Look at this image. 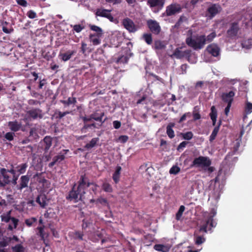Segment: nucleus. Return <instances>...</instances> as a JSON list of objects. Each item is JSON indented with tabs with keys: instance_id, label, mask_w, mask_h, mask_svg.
Instances as JSON below:
<instances>
[{
	"instance_id": "f257e3e1",
	"label": "nucleus",
	"mask_w": 252,
	"mask_h": 252,
	"mask_svg": "<svg viewBox=\"0 0 252 252\" xmlns=\"http://www.w3.org/2000/svg\"><path fill=\"white\" fill-rule=\"evenodd\" d=\"M85 186H88L89 184L86 183L85 179L81 176L77 184L75 183L73 185L71 189L66 195V199L70 201H73L74 203L83 201L86 193L84 189Z\"/></svg>"
},
{
	"instance_id": "f03ea898",
	"label": "nucleus",
	"mask_w": 252,
	"mask_h": 252,
	"mask_svg": "<svg viewBox=\"0 0 252 252\" xmlns=\"http://www.w3.org/2000/svg\"><path fill=\"white\" fill-rule=\"evenodd\" d=\"M205 35H192L191 34L186 39V44L194 50L203 48L205 44Z\"/></svg>"
},
{
	"instance_id": "7ed1b4c3",
	"label": "nucleus",
	"mask_w": 252,
	"mask_h": 252,
	"mask_svg": "<svg viewBox=\"0 0 252 252\" xmlns=\"http://www.w3.org/2000/svg\"><path fill=\"white\" fill-rule=\"evenodd\" d=\"M216 210L214 208L212 209L205 223L200 226L199 229L200 231L206 233L208 230H211L213 227H216L217 222L214 221L213 218L216 216Z\"/></svg>"
},
{
	"instance_id": "20e7f679",
	"label": "nucleus",
	"mask_w": 252,
	"mask_h": 252,
	"mask_svg": "<svg viewBox=\"0 0 252 252\" xmlns=\"http://www.w3.org/2000/svg\"><path fill=\"white\" fill-rule=\"evenodd\" d=\"M104 116V113L100 110H97L91 114L89 116H82L81 119L83 122H92L93 120L96 121L103 124L106 120V119L103 120V117Z\"/></svg>"
},
{
	"instance_id": "39448f33",
	"label": "nucleus",
	"mask_w": 252,
	"mask_h": 252,
	"mask_svg": "<svg viewBox=\"0 0 252 252\" xmlns=\"http://www.w3.org/2000/svg\"><path fill=\"white\" fill-rule=\"evenodd\" d=\"M211 160L208 157L199 156L198 158H195L193 160L191 164H190V167H201L202 168H204L205 167L209 166L210 165H211Z\"/></svg>"
},
{
	"instance_id": "423d86ee",
	"label": "nucleus",
	"mask_w": 252,
	"mask_h": 252,
	"mask_svg": "<svg viewBox=\"0 0 252 252\" xmlns=\"http://www.w3.org/2000/svg\"><path fill=\"white\" fill-rule=\"evenodd\" d=\"M11 211H9L6 214H3L1 215V221L5 222H8L11 220L13 223V225L11 224L8 225L7 229L10 231H12L13 229H15L17 228L18 223L19 222V220L14 217H11L10 216Z\"/></svg>"
},
{
	"instance_id": "0eeeda50",
	"label": "nucleus",
	"mask_w": 252,
	"mask_h": 252,
	"mask_svg": "<svg viewBox=\"0 0 252 252\" xmlns=\"http://www.w3.org/2000/svg\"><path fill=\"white\" fill-rule=\"evenodd\" d=\"M0 187H4L11 183V177L8 174V171L4 168L0 169Z\"/></svg>"
},
{
	"instance_id": "6e6552de",
	"label": "nucleus",
	"mask_w": 252,
	"mask_h": 252,
	"mask_svg": "<svg viewBox=\"0 0 252 252\" xmlns=\"http://www.w3.org/2000/svg\"><path fill=\"white\" fill-rule=\"evenodd\" d=\"M122 24L129 32L134 33L138 29V26L136 25L133 21L129 18L124 19L122 21Z\"/></svg>"
},
{
	"instance_id": "1a4fd4ad",
	"label": "nucleus",
	"mask_w": 252,
	"mask_h": 252,
	"mask_svg": "<svg viewBox=\"0 0 252 252\" xmlns=\"http://www.w3.org/2000/svg\"><path fill=\"white\" fill-rule=\"evenodd\" d=\"M147 25L152 33L155 34L159 33L161 31L160 27L156 21L149 19L147 21Z\"/></svg>"
},
{
	"instance_id": "9d476101",
	"label": "nucleus",
	"mask_w": 252,
	"mask_h": 252,
	"mask_svg": "<svg viewBox=\"0 0 252 252\" xmlns=\"http://www.w3.org/2000/svg\"><path fill=\"white\" fill-rule=\"evenodd\" d=\"M181 10L182 7L180 4L177 3L171 4L166 7V15L168 16H172L180 12Z\"/></svg>"
},
{
	"instance_id": "9b49d317",
	"label": "nucleus",
	"mask_w": 252,
	"mask_h": 252,
	"mask_svg": "<svg viewBox=\"0 0 252 252\" xmlns=\"http://www.w3.org/2000/svg\"><path fill=\"white\" fill-rule=\"evenodd\" d=\"M232 90L229 91L228 93H222L221 95L222 100L227 104H232L233 101V97L235 96L236 89L234 87L232 88Z\"/></svg>"
},
{
	"instance_id": "f8f14e48",
	"label": "nucleus",
	"mask_w": 252,
	"mask_h": 252,
	"mask_svg": "<svg viewBox=\"0 0 252 252\" xmlns=\"http://www.w3.org/2000/svg\"><path fill=\"white\" fill-rule=\"evenodd\" d=\"M27 113L30 118L33 120L37 119H41L43 117L42 110L38 108H32L28 110Z\"/></svg>"
},
{
	"instance_id": "ddd939ff",
	"label": "nucleus",
	"mask_w": 252,
	"mask_h": 252,
	"mask_svg": "<svg viewBox=\"0 0 252 252\" xmlns=\"http://www.w3.org/2000/svg\"><path fill=\"white\" fill-rule=\"evenodd\" d=\"M239 30L238 23L234 22L230 24L229 29L227 31V34L229 37H235L237 35Z\"/></svg>"
},
{
	"instance_id": "4468645a",
	"label": "nucleus",
	"mask_w": 252,
	"mask_h": 252,
	"mask_svg": "<svg viewBox=\"0 0 252 252\" xmlns=\"http://www.w3.org/2000/svg\"><path fill=\"white\" fill-rule=\"evenodd\" d=\"M111 10L106 9H98L96 10L95 15L98 16L106 18L111 22L114 21V17L111 14Z\"/></svg>"
},
{
	"instance_id": "2eb2a0df",
	"label": "nucleus",
	"mask_w": 252,
	"mask_h": 252,
	"mask_svg": "<svg viewBox=\"0 0 252 252\" xmlns=\"http://www.w3.org/2000/svg\"><path fill=\"white\" fill-rule=\"evenodd\" d=\"M8 126L10 130L14 132H17L20 130L24 131L22 123L21 122H18L16 120L9 122L8 123Z\"/></svg>"
},
{
	"instance_id": "dca6fc26",
	"label": "nucleus",
	"mask_w": 252,
	"mask_h": 252,
	"mask_svg": "<svg viewBox=\"0 0 252 252\" xmlns=\"http://www.w3.org/2000/svg\"><path fill=\"white\" fill-rule=\"evenodd\" d=\"M30 181V177L28 175H23L20 177L19 184L17 186V189L22 190L27 188Z\"/></svg>"
},
{
	"instance_id": "f3484780",
	"label": "nucleus",
	"mask_w": 252,
	"mask_h": 252,
	"mask_svg": "<svg viewBox=\"0 0 252 252\" xmlns=\"http://www.w3.org/2000/svg\"><path fill=\"white\" fill-rule=\"evenodd\" d=\"M220 6L218 4H214L212 5L207 9L209 17L210 18H213L220 12Z\"/></svg>"
},
{
	"instance_id": "a211bd4d",
	"label": "nucleus",
	"mask_w": 252,
	"mask_h": 252,
	"mask_svg": "<svg viewBox=\"0 0 252 252\" xmlns=\"http://www.w3.org/2000/svg\"><path fill=\"white\" fill-rule=\"evenodd\" d=\"M207 50L214 57H217L220 55V49L216 44H211L208 45Z\"/></svg>"
},
{
	"instance_id": "6ab92c4d",
	"label": "nucleus",
	"mask_w": 252,
	"mask_h": 252,
	"mask_svg": "<svg viewBox=\"0 0 252 252\" xmlns=\"http://www.w3.org/2000/svg\"><path fill=\"white\" fill-rule=\"evenodd\" d=\"M81 177L84 178L86 180V182L89 184V186H84L85 190L90 187H91L90 188V190H91L94 194H96L98 185L93 182H90L89 178L86 175V174H83L81 175Z\"/></svg>"
},
{
	"instance_id": "aec40b11",
	"label": "nucleus",
	"mask_w": 252,
	"mask_h": 252,
	"mask_svg": "<svg viewBox=\"0 0 252 252\" xmlns=\"http://www.w3.org/2000/svg\"><path fill=\"white\" fill-rule=\"evenodd\" d=\"M47 201L46 195L43 193L39 194L35 200V201L43 208H44L47 206Z\"/></svg>"
},
{
	"instance_id": "412c9836",
	"label": "nucleus",
	"mask_w": 252,
	"mask_h": 252,
	"mask_svg": "<svg viewBox=\"0 0 252 252\" xmlns=\"http://www.w3.org/2000/svg\"><path fill=\"white\" fill-rule=\"evenodd\" d=\"M76 53L75 50H68L66 52L64 53H60L59 57L64 62H66L70 60L73 55Z\"/></svg>"
},
{
	"instance_id": "4be33fe9",
	"label": "nucleus",
	"mask_w": 252,
	"mask_h": 252,
	"mask_svg": "<svg viewBox=\"0 0 252 252\" xmlns=\"http://www.w3.org/2000/svg\"><path fill=\"white\" fill-rule=\"evenodd\" d=\"M44 150L47 152L52 144V138L50 136H46L43 140Z\"/></svg>"
},
{
	"instance_id": "5701e85b",
	"label": "nucleus",
	"mask_w": 252,
	"mask_h": 252,
	"mask_svg": "<svg viewBox=\"0 0 252 252\" xmlns=\"http://www.w3.org/2000/svg\"><path fill=\"white\" fill-rule=\"evenodd\" d=\"M147 3L151 7L158 6L162 8L164 4V0H148Z\"/></svg>"
},
{
	"instance_id": "b1692460",
	"label": "nucleus",
	"mask_w": 252,
	"mask_h": 252,
	"mask_svg": "<svg viewBox=\"0 0 252 252\" xmlns=\"http://www.w3.org/2000/svg\"><path fill=\"white\" fill-rule=\"evenodd\" d=\"M43 173L42 172H37L33 176L32 179L34 180V181H35L39 183L45 184L47 182V180L45 179V177L43 176Z\"/></svg>"
},
{
	"instance_id": "393cba45",
	"label": "nucleus",
	"mask_w": 252,
	"mask_h": 252,
	"mask_svg": "<svg viewBox=\"0 0 252 252\" xmlns=\"http://www.w3.org/2000/svg\"><path fill=\"white\" fill-rule=\"evenodd\" d=\"M175 126V123H170L166 126V134L170 139H172L175 137L174 131L173 129Z\"/></svg>"
},
{
	"instance_id": "a878e982",
	"label": "nucleus",
	"mask_w": 252,
	"mask_h": 252,
	"mask_svg": "<svg viewBox=\"0 0 252 252\" xmlns=\"http://www.w3.org/2000/svg\"><path fill=\"white\" fill-rule=\"evenodd\" d=\"M190 52L189 50L181 51L179 48H176L173 53V55L177 59H181L185 55L189 54Z\"/></svg>"
},
{
	"instance_id": "bb28decb",
	"label": "nucleus",
	"mask_w": 252,
	"mask_h": 252,
	"mask_svg": "<svg viewBox=\"0 0 252 252\" xmlns=\"http://www.w3.org/2000/svg\"><path fill=\"white\" fill-rule=\"evenodd\" d=\"M154 249L159 252H168L170 250L169 246L163 244H156Z\"/></svg>"
},
{
	"instance_id": "cd10ccee",
	"label": "nucleus",
	"mask_w": 252,
	"mask_h": 252,
	"mask_svg": "<svg viewBox=\"0 0 252 252\" xmlns=\"http://www.w3.org/2000/svg\"><path fill=\"white\" fill-rule=\"evenodd\" d=\"M121 170L122 168L120 166H117L116 170L113 174L112 178L116 184L119 182Z\"/></svg>"
},
{
	"instance_id": "c85d7f7f",
	"label": "nucleus",
	"mask_w": 252,
	"mask_h": 252,
	"mask_svg": "<svg viewBox=\"0 0 252 252\" xmlns=\"http://www.w3.org/2000/svg\"><path fill=\"white\" fill-rule=\"evenodd\" d=\"M99 141V138L98 137H95L92 139V140L90 141V142L88 143H87L85 146L84 148L87 150L91 149L94 147H95L97 143Z\"/></svg>"
},
{
	"instance_id": "c756f323",
	"label": "nucleus",
	"mask_w": 252,
	"mask_h": 252,
	"mask_svg": "<svg viewBox=\"0 0 252 252\" xmlns=\"http://www.w3.org/2000/svg\"><path fill=\"white\" fill-rule=\"evenodd\" d=\"M69 152L68 150H63L59 155L55 156L53 158L57 162H60L65 158V155Z\"/></svg>"
},
{
	"instance_id": "7c9ffc66",
	"label": "nucleus",
	"mask_w": 252,
	"mask_h": 252,
	"mask_svg": "<svg viewBox=\"0 0 252 252\" xmlns=\"http://www.w3.org/2000/svg\"><path fill=\"white\" fill-rule=\"evenodd\" d=\"M61 102L65 106H69L71 104H75L77 103L76 97H69L67 100H62Z\"/></svg>"
},
{
	"instance_id": "2f4dec72",
	"label": "nucleus",
	"mask_w": 252,
	"mask_h": 252,
	"mask_svg": "<svg viewBox=\"0 0 252 252\" xmlns=\"http://www.w3.org/2000/svg\"><path fill=\"white\" fill-rule=\"evenodd\" d=\"M166 48V44L164 41L158 40L154 42V48L156 50H163Z\"/></svg>"
},
{
	"instance_id": "473e14b6",
	"label": "nucleus",
	"mask_w": 252,
	"mask_h": 252,
	"mask_svg": "<svg viewBox=\"0 0 252 252\" xmlns=\"http://www.w3.org/2000/svg\"><path fill=\"white\" fill-rule=\"evenodd\" d=\"M89 36L90 40L94 45H97L100 44V40L99 37L101 36H98L95 34H91Z\"/></svg>"
},
{
	"instance_id": "72a5a7b5",
	"label": "nucleus",
	"mask_w": 252,
	"mask_h": 252,
	"mask_svg": "<svg viewBox=\"0 0 252 252\" xmlns=\"http://www.w3.org/2000/svg\"><path fill=\"white\" fill-rule=\"evenodd\" d=\"M139 169L141 171H145L149 174L153 170V167L149 163H144L141 165L139 167Z\"/></svg>"
},
{
	"instance_id": "f704fd0d",
	"label": "nucleus",
	"mask_w": 252,
	"mask_h": 252,
	"mask_svg": "<svg viewBox=\"0 0 252 252\" xmlns=\"http://www.w3.org/2000/svg\"><path fill=\"white\" fill-rule=\"evenodd\" d=\"M28 167V164L26 163L21 164L16 167L17 171L20 174H24L25 173L26 169Z\"/></svg>"
},
{
	"instance_id": "c9c22d12",
	"label": "nucleus",
	"mask_w": 252,
	"mask_h": 252,
	"mask_svg": "<svg viewBox=\"0 0 252 252\" xmlns=\"http://www.w3.org/2000/svg\"><path fill=\"white\" fill-rule=\"evenodd\" d=\"M219 126H216L209 137V141L212 142L215 139L219 131Z\"/></svg>"
},
{
	"instance_id": "e433bc0d",
	"label": "nucleus",
	"mask_w": 252,
	"mask_h": 252,
	"mask_svg": "<svg viewBox=\"0 0 252 252\" xmlns=\"http://www.w3.org/2000/svg\"><path fill=\"white\" fill-rule=\"evenodd\" d=\"M44 226H39L37 228V229L38 230V235L41 238V239L42 240L44 241L45 238L47 237L48 235L46 234V233H45L44 231Z\"/></svg>"
},
{
	"instance_id": "4c0bfd02",
	"label": "nucleus",
	"mask_w": 252,
	"mask_h": 252,
	"mask_svg": "<svg viewBox=\"0 0 252 252\" xmlns=\"http://www.w3.org/2000/svg\"><path fill=\"white\" fill-rule=\"evenodd\" d=\"M88 122H83L84 126L81 129L82 131H84L85 130L89 129V128H96V124L95 123H93L91 124H88Z\"/></svg>"
},
{
	"instance_id": "58836bf2",
	"label": "nucleus",
	"mask_w": 252,
	"mask_h": 252,
	"mask_svg": "<svg viewBox=\"0 0 252 252\" xmlns=\"http://www.w3.org/2000/svg\"><path fill=\"white\" fill-rule=\"evenodd\" d=\"M102 189L104 191L107 192H112L113 191L111 185L107 182H104L103 183Z\"/></svg>"
},
{
	"instance_id": "ea45409f",
	"label": "nucleus",
	"mask_w": 252,
	"mask_h": 252,
	"mask_svg": "<svg viewBox=\"0 0 252 252\" xmlns=\"http://www.w3.org/2000/svg\"><path fill=\"white\" fill-rule=\"evenodd\" d=\"M8 24V23L6 21H5L2 23V30L5 33H10L14 31V29L12 27H11L9 29L6 28V26Z\"/></svg>"
},
{
	"instance_id": "a19ab883",
	"label": "nucleus",
	"mask_w": 252,
	"mask_h": 252,
	"mask_svg": "<svg viewBox=\"0 0 252 252\" xmlns=\"http://www.w3.org/2000/svg\"><path fill=\"white\" fill-rule=\"evenodd\" d=\"M11 250L13 252H25V248L22 244H17L14 247H12Z\"/></svg>"
},
{
	"instance_id": "79ce46f5",
	"label": "nucleus",
	"mask_w": 252,
	"mask_h": 252,
	"mask_svg": "<svg viewBox=\"0 0 252 252\" xmlns=\"http://www.w3.org/2000/svg\"><path fill=\"white\" fill-rule=\"evenodd\" d=\"M143 38L147 44L150 45L152 43L153 39L151 33H144L143 35Z\"/></svg>"
},
{
	"instance_id": "37998d69",
	"label": "nucleus",
	"mask_w": 252,
	"mask_h": 252,
	"mask_svg": "<svg viewBox=\"0 0 252 252\" xmlns=\"http://www.w3.org/2000/svg\"><path fill=\"white\" fill-rule=\"evenodd\" d=\"M90 29L93 31L95 32H96V34H95L98 36H102L103 34L102 29L97 26L92 25L90 26Z\"/></svg>"
},
{
	"instance_id": "c03bdc74",
	"label": "nucleus",
	"mask_w": 252,
	"mask_h": 252,
	"mask_svg": "<svg viewBox=\"0 0 252 252\" xmlns=\"http://www.w3.org/2000/svg\"><path fill=\"white\" fill-rule=\"evenodd\" d=\"M37 221V219L35 217H32L29 219H26L25 220V223L28 227L32 226L33 224Z\"/></svg>"
},
{
	"instance_id": "a18cd8bd",
	"label": "nucleus",
	"mask_w": 252,
	"mask_h": 252,
	"mask_svg": "<svg viewBox=\"0 0 252 252\" xmlns=\"http://www.w3.org/2000/svg\"><path fill=\"white\" fill-rule=\"evenodd\" d=\"M185 207L184 206L181 205L180 207L179 210L178 211L177 213L176 214V219L177 220H179L181 219V218L182 216L183 213L184 211H185Z\"/></svg>"
},
{
	"instance_id": "49530a36",
	"label": "nucleus",
	"mask_w": 252,
	"mask_h": 252,
	"mask_svg": "<svg viewBox=\"0 0 252 252\" xmlns=\"http://www.w3.org/2000/svg\"><path fill=\"white\" fill-rule=\"evenodd\" d=\"M216 33L215 32H211L206 37V36L205 35V44L206 43V42L210 43L212 42L214 38L216 37Z\"/></svg>"
},
{
	"instance_id": "de8ad7c7",
	"label": "nucleus",
	"mask_w": 252,
	"mask_h": 252,
	"mask_svg": "<svg viewBox=\"0 0 252 252\" xmlns=\"http://www.w3.org/2000/svg\"><path fill=\"white\" fill-rule=\"evenodd\" d=\"M182 137L185 140H189L193 137V133L191 131H188L186 133H182Z\"/></svg>"
},
{
	"instance_id": "09e8293b",
	"label": "nucleus",
	"mask_w": 252,
	"mask_h": 252,
	"mask_svg": "<svg viewBox=\"0 0 252 252\" xmlns=\"http://www.w3.org/2000/svg\"><path fill=\"white\" fill-rule=\"evenodd\" d=\"M211 119L217 118V111L215 106H212L211 108V113H210Z\"/></svg>"
},
{
	"instance_id": "8fccbe9b",
	"label": "nucleus",
	"mask_w": 252,
	"mask_h": 252,
	"mask_svg": "<svg viewBox=\"0 0 252 252\" xmlns=\"http://www.w3.org/2000/svg\"><path fill=\"white\" fill-rule=\"evenodd\" d=\"M180 171V168L177 165L173 166L169 170L170 174L176 175Z\"/></svg>"
},
{
	"instance_id": "3c124183",
	"label": "nucleus",
	"mask_w": 252,
	"mask_h": 252,
	"mask_svg": "<svg viewBox=\"0 0 252 252\" xmlns=\"http://www.w3.org/2000/svg\"><path fill=\"white\" fill-rule=\"evenodd\" d=\"M245 111L246 114H249L252 112V103L247 102L246 104Z\"/></svg>"
},
{
	"instance_id": "603ef678",
	"label": "nucleus",
	"mask_w": 252,
	"mask_h": 252,
	"mask_svg": "<svg viewBox=\"0 0 252 252\" xmlns=\"http://www.w3.org/2000/svg\"><path fill=\"white\" fill-rule=\"evenodd\" d=\"M84 28V26L80 24L75 25L73 26V30L77 33L81 32Z\"/></svg>"
},
{
	"instance_id": "864d4df0",
	"label": "nucleus",
	"mask_w": 252,
	"mask_h": 252,
	"mask_svg": "<svg viewBox=\"0 0 252 252\" xmlns=\"http://www.w3.org/2000/svg\"><path fill=\"white\" fill-rule=\"evenodd\" d=\"M196 109H197V106H195L194 108V110H193V114H192L193 120L194 121L198 120L201 118V115L199 113V112H197V110Z\"/></svg>"
},
{
	"instance_id": "5fc2aeb1",
	"label": "nucleus",
	"mask_w": 252,
	"mask_h": 252,
	"mask_svg": "<svg viewBox=\"0 0 252 252\" xmlns=\"http://www.w3.org/2000/svg\"><path fill=\"white\" fill-rule=\"evenodd\" d=\"M14 135V133L12 132H8L6 133V134L4 135V137L7 140L11 141L13 140Z\"/></svg>"
},
{
	"instance_id": "6e6d98bb",
	"label": "nucleus",
	"mask_w": 252,
	"mask_h": 252,
	"mask_svg": "<svg viewBox=\"0 0 252 252\" xmlns=\"http://www.w3.org/2000/svg\"><path fill=\"white\" fill-rule=\"evenodd\" d=\"M70 113L69 111H65L63 112H62L61 111H59L57 113H56L58 115L56 116L57 119H61L63 117H64L67 114H69Z\"/></svg>"
},
{
	"instance_id": "4d7b16f0",
	"label": "nucleus",
	"mask_w": 252,
	"mask_h": 252,
	"mask_svg": "<svg viewBox=\"0 0 252 252\" xmlns=\"http://www.w3.org/2000/svg\"><path fill=\"white\" fill-rule=\"evenodd\" d=\"M27 15L31 19H34L37 17L36 13L32 10L28 11Z\"/></svg>"
},
{
	"instance_id": "13d9d810",
	"label": "nucleus",
	"mask_w": 252,
	"mask_h": 252,
	"mask_svg": "<svg viewBox=\"0 0 252 252\" xmlns=\"http://www.w3.org/2000/svg\"><path fill=\"white\" fill-rule=\"evenodd\" d=\"M205 239L203 237L198 236L196 237L195 243L197 245H200V244H202L203 243H204L205 242Z\"/></svg>"
},
{
	"instance_id": "bf43d9fd",
	"label": "nucleus",
	"mask_w": 252,
	"mask_h": 252,
	"mask_svg": "<svg viewBox=\"0 0 252 252\" xmlns=\"http://www.w3.org/2000/svg\"><path fill=\"white\" fill-rule=\"evenodd\" d=\"M189 143L187 141L182 142L177 147V150L179 151L182 150L184 148L186 147L187 144Z\"/></svg>"
},
{
	"instance_id": "052dcab7",
	"label": "nucleus",
	"mask_w": 252,
	"mask_h": 252,
	"mask_svg": "<svg viewBox=\"0 0 252 252\" xmlns=\"http://www.w3.org/2000/svg\"><path fill=\"white\" fill-rule=\"evenodd\" d=\"M9 241L7 239H3L2 241H0V248H3L6 247L9 245Z\"/></svg>"
},
{
	"instance_id": "680f3d73",
	"label": "nucleus",
	"mask_w": 252,
	"mask_h": 252,
	"mask_svg": "<svg viewBox=\"0 0 252 252\" xmlns=\"http://www.w3.org/2000/svg\"><path fill=\"white\" fill-rule=\"evenodd\" d=\"M96 235L98 237L97 241H98L99 239L101 240L102 244L107 241V239L106 238H103V235L101 232H97L96 234Z\"/></svg>"
},
{
	"instance_id": "e2e57ef3",
	"label": "nucleus",
	"mask_w": 252,
	"mask_h": 252,
	"mask_svg": "<svg viewBox=\"0 0 252 252\" xmlns=\"http://www.w3.org/2000/svg\"><path fill=\"white\" fill-rule=\"evenodd\" d=\"M190 117H191V113L190 112H188L185 113L180 119L179 121V123H182L185 121L186 120V118Z\"/></svg>"
},
{
	"instance_id": "0e129e2a",
	"label": "nucleus",
	"mask_w": 252,
	"mask_h": 252,
	"mask_svg": "<svg viewBox=\"0 0 252 252\" xmlns=\"http://www.w3.org/2000/svg\"><path fill=\"white\" fill-rule=\"evenodd\" d=\"M127 61L128 58L126 56H123L118 59L117 62L126 63L127 62Z\"/></svg>"
},
{
	"instance_id": "69168bd1",
	"label": "nucleus",
	"mask_w": 252,
	"mask_h": 252,
	"mask_svg": "<svg viewBox=\"0 0 252 252\" xmlns=\"http://www.w3.org/2000/svg\"><path fill=\"white\" fill-rule=\"evenodd\" d=\"M28 104L30 105H36L37 104H40V101L37 100H34V99H29L28 100Z\"/></svg>"
},
{
	"instance_id": "338daca9",
	"label": "nucleus",
	"mask_w": 252,
	"mask_h": 252,
	"mask_svg": "<svg viewBox=\"0 0 252 252\" xmlns=\"http://www.w3.org/2000/svg\"><path fill=\"white\" fill-rule=\"evenodd\" d=\"M84 236V234L82 232H81L80 231H76L75 233V236L76 238H77L80 240H83V237Z\"/></svg>"
},
{
	"instance_id": "774afa93",
	"label": "nucleus",
	"mask_w": 252,
	"mask_h": 252,
	"mask_svg": "<svg viewBox=\"0 0 252 252\" xmlns=\"http://www.w3.org/2000/svg\"><path fill=\"white\" fill-rule=\"evenodd\" d=\"M17 3L23 7H26L28 5L27 1L26 0H17Z\"/></svg>"
}]
</instances>
